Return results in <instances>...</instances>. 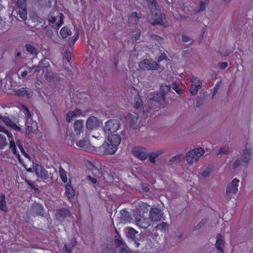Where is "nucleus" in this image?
<instances>
[{
    "label": "nucleus",
    "instance_id": "obj_15",
    "mask_svg": "<svg viewBox=\"0 0 253 253\" xmlns=\"http://www.w3.org/2000/svg\"><path fill=\"white\" fill-rule=\"evenodd\" d=\"M150 218L153 222H158L161 220L162 213L158 208L152 209L149 212Z\"/></svg>",
    "mask_w": 253,
    "mask_h": 253
},
{
    "label": "nucleus",
    "instance_id": "obj_4",
    "mask_svg": "<svg viewBox=\"0 0 253 253\" xmlns=\"http://www.w3.org/2000/svg\"><path fill=\"white\" fill-rule=\"evenodd\" d=\"M26 0H18L17 2V8L13 11V14L19 15L22 19L25 20L27 18V9L26 8Z\"/></svg>",
    "mask_w": 253,
    "mask_h": 253
},
{
    "label": "nucleus",
    "instance_id": "obj_3",
    "mask_svg": "<svg viewBox=\"0 0 253 253\" xmlns=\"http://www.w3.org/2000/svg\"><path fill=\"white\" fill-rule=\"evenodd\" d=\"M48 65V62H46V61L44 60L40 62L38 66H34L32 67H27L25 70L22 72L21 76L23 78H25L27 76L30 77L35 73L39 72L40 68L46 67Z\"/></svg>",
    "mask_w": 253,
    "mask_h": 253
},
{
    "label": "nucleus",
    "instance_id": "obj_25",
    "mask_svg": "<svg viewBox=\"0 0 253 253\" xmlns=\"http://www.w3.org/2000/svg\"><path fill=\"white\" fill-rule=\"evenodd\" d=\"M216 248L220 252H223V248L224 245V241L223 236L221 234L216 236V241L215 244Z\"/></svg>",
    "mask_w": 253,
    "mask_h": 253
},
{
    "label": "nucleus",
    "instance_id": "obj_23",
    "mask_svg": "<svg viewBox=\"0 0 253 253\" xmlns=\"http://www.w3.org/2000/svg\"><path fill=\"white\" fill-rule=\"evenodd\" d=\"M33 169L36 174L39 177H45L47 176V171L40 165H36Z\"/></svg>",
    "mask_w": 253,
    "mask_h": 253
},
{
    "label": "nucleus",
    "instance_id": "obj_47",
    "mask_svg": "<svg viewBox=\"0 0 253 253\" xmlns=\"http://www.w3.org/2000/svg\"><path fill=\"white\" fill-rule=\"evenodd\" d=\"M140 36V31L139 30H137L136 31L135 34L131 38V41L134 42H136Z\"/></svg>",
    "mask_w": 253,
    "mask_h": 253
},
{
    "label": "nucleus",
    "instance_id": "obj_26",
    "mask_svg": "<svg viewBox=\"0 0 253 253\" xmlns=\"http://www.w3.org/2000/svg\"><path fill=\"white\" fill-rule=\"evenodd\" d=\"M163 153V151L161 150L151 152L148 155L150 162L152 164H155L156 159Z\"/></svg>",
    "mask_w": 253,
    "mask_h": 253
},
{
    "label": "nucleus",
    "instance_id": "obj_61",
    "mask_svg": "<svg viewBox=\"0 0 253 253\" xmlns=\"http://www.w3.org/2000/svg\"><path fill=\"white\" fill-rule=\"evenodd\" d=\"M129 232L131 233V234H135L137 232L134 229H131L129 230Z\"/></svg>",
    "mask_w": 253,
    "mask_h": 253
},
{
    "label": "nucleus",
    "instance_id": "obj_30",
    "mask_svg": "<svg viewBox=\"0 0 253 253\" xmlns=\"http://www.w3.org/2000/svg\"><path fill=\"white\" fill-rule=\"evenodd\" d=\"M76 243L77 242L76 239L75 238L73 239L71 244H70L69 245H64L63 249V252L66 253H71V251L76 245Z\"/></svg>",
    "mask_w": 253,
    "mask_h": 253
},
{
    "label": "nucleus",
    "instance_id": "obj_38",
    "mask_svg": "<svg viewBox=\"0 0 253 253\" xmlns=\"http://www.w3.org/2000/svg\"><path fill=\"white\" fill-rule=\"evenodd\" d=\"M143 102L139 95H137L134 98V107L135 108L139 109L142 107Z\"/></svg>",
    "mask_w": 253,
    "mask_h": 253
},
{
    "label": "nucleus",
    "instance_id": "obj_32",
    "mask_svg": "<svg viewBox=\"0 0 253 253\" xmlns=\"http://www.w3.org/2000/svg\"><path fill=\"white\" fill-rule=\"evenodd\" d=\"M65 194L69 199L73 198L75 195L74 190L69 184L66 185Z\"/></svg>",
    "mask_w": 253,
    "mask_h": 253
},
{
    "label": "nucleus",
    "instance_id": "obj_10",
    "mask_svg": "<svg viewBox=\"0 0 253 253\" xmlns=\"http://www.w3.org/2000/svg\"><path fill=\"white\" fill-rule=\"evenodd\" d=\"M139 68L143 70H157L159 68V65L156 62L145 59L139 63Z\"/></svg>",
    "mask_w": 253,
    "mask_h": 253
},
{
    "label": "nucleus",
    "instance_id": "obj_42",
    "mask_svg": "<svg viewBox=\"0 0 253 253\" xmlns=\"http://www.w3.org/2000/svg\"><path fill=\"white\" fill-rule=\"evenodd\" d=\"M230 151L229 148L227 146H224L221 147L219 150L217 155H226Z\"/></svg>",
    "mask_w": 253,
    "mask_h": 253
},
{
    "label": "nucleus",
    "instance_id": "obj_21",
    "mask_svg": "<svg viewBox=\"0 0 253 253\" xmlns=\"http://www.w3.org/2000/svg\"><path fill=\"white\" fill-rule=\"evenodd\" d=\"M147 98L151 100H155L160 102L164 101V94L159 93V92H152L147 95Z\"/></svg>",
    "mask_w": 253,
    "mask_h": 253
},
{
    "label": "nucleus",
    "instance_id": "obj_16",
    "mask_svg": "<svg viewBox=\"0 0 253 253\" xmlns=\"http://www.w3.org/2000/svg\"><path fill=\"white\" fill-rule=\"evenodd\" d=\"M239 182V179L236 178H234L227 187L226 193L228 194H235L238 191V187Z\"/></svg>",
    "mask_w": 253,
    "mask_h": 253
},
{
    "label": "nucleus",
    "instance_id": "obj_46",
    "mask_svg": "<svg viewBox=\"0 0 253 253\" xmlns=\"http://www.w3.org/2000/svg\"><path fill=\"white\" fill-rule=\"evenodd\" d=\"M17 145L18 146L21 153L26 157L28 159L30 160V156L26 153L25 151L24 150V148H23L22 146L20 144L19 141H17Z\"/></svg>",
    "mask_w": 253,
    "mask_h": 253
},
{
    "label": "nucleus",
    "instance_id": "obj_22",
    "mask_svg": "<svg viewBox=\"0 0 253 253\" xmlns=\"http://www.w3.org/2000/svg\"><path fill=\"white\" fill-rule=\"evenodd\" d=\"M184 158V156L183 155L177 154L169 160L168 165L172 166L173 165L180 163L183 161Z\"/></svg>",
    "mask_w": 253,
    "mask_h": 253
},
{
    "label": "nucleus",
    "instance_id": "obj_54",
    "mask_svg": "<svg viewBox=\"0 0 253 253\" xmlns=\"http://www.w3.org/2000/svg\"><path fill=\"white\" fill-rule=\"evenodd\" d=\"M49 24H54L56 22V18L54 17H51L47 19Z\"/></svg>",
    "mask_w": 253,
    "mask_h": 253
},
{
    "label": "nucleus",
    "instance_id": "obj_62",
    "mask_svg": "<svg viewBox=\"0 0 253 253\" xmlns=\"http://www.w3.org/2000/svg\"><path fill=\"white\" fill-rule=\"evenodd\" d=\"M92 136L94 138H97V139L101 137L100 134H98L97 135H92Z\"/></svg>",
    "mask_w": 253,
    "mask_h": 253
},
{
    "label": "nucleus",
    "instance_id": "obj_35",
    "mask_svg": "<svg viewBox=\"0 0 253 253\" xmlns=\"http://www.w3.org/2000/svg\"><path fill=\"white\" fill-rule=\"evenodd\" d=\"M60 34L61 37L65 39L70 36L72 34L71 30L67 27H64L60 30Z\"/></svg>",
    "mask_w": 253,
    "mask_h": 253
},
{
    "label": "nucleus",
    "instance_id": "obj_13",
    "mask_svg": "<svg viewBox=\"0 0 253 253\" xmlns=\"http://www.w3.org/2000/svg\"><path fill=\"white\" fill-rule=\"evenodd\" d=\"M100 126V123L94 116L89 117L86 122V127L88 130L96 129Z\"/></svg>",
    "mask_w": 253,
    "mask_h": 253
},
{
    "label": "nucleus",
    "instance_id": "obj_19",
    "mask_svg": "<svg viewBox=\"0 0 253 253\" xmlns=\"http://www.w3.org/2000/svg\"><path fill=\"white\" fill-rule=\"evenodd\" d=\"M74 130L78 135L83 132L84 130V121L82 120H77L74 124Z\"/></svg>",
    "mask_w": 253,
    "mask_h": 253
},
{
    "label": "nucleus",
    "instance_id": "obj_18",
    "mask_svg": "<svg viewBox=\"0 0 253 253\" xmlns=\"http://www.w3.org/2000/svg\"><path fill=\"white\" fill-rule=\"evenodd\" d=\"M136 224L140 228H146L150 225V223L148 219L145 218L144 216L140 215L135 218Z\"/></svg>",
    "mask_w": 253,
    "mask_h": 253
},
{
    "label": "nucleus",
    "instance_id": "obj_5",
    "mask_svg": "<svg viewBox=\"0 0 253 253\" xmlns=\"http://www.w3.org/2000/svg\"><path fill=\"white\" fill-rule=\"evenodd\" d=\"M22 107L24 110V114L25 116L28 118L26 123L27 126L26 132L29 133L38 129L37 124L36 122L32 121L31 119V115L28 109L24 106H23Z\"/></svg>",
    "mask_w": 253,
    "mask_h": 253
},
{
    "label": "nucleus",
    "instance_id": "obj_36",
    "mask_svg": "<svg viewBox=\"0 0 253 253\" xmlns=\"http://www.w3.org/2000/svg\"><path fill=\"white\" fill-rule=\"evenodd\" d=\"M59 172L61 179L64 183H67L68 181V178L67 176V172L66 171L62 168L60 167L59 169Z\"/></svg>",
    "mask_w": 253,
    "mask_h": 253
},
{
    "label": "nucleus",
    "instance_id": "obj_9",
    "mask_svg": "<svg viewBox=\"0 0 253 253\" xmlns=\"http://www.w3.org/2000/svg\"><path fill=\"white\" fill-rule=\"evenodd\" d=\"M151 16L152 17V20H150V22L152 24L165 25V19L164 18L162 13H161L157 8H156L155 10H153V12H151Z\"/></svg>",
    "mask_w": 253,
    "mask_h": 253
},
{
    "label": "nucleus",
    "instance_id": "obj_57",
    "mask_svg": "<svg viewBox=\"0 0 253 253\" xmlns=\"http://www.w3.org/2000/svg\"><path fill=\"white\" fill-rule=\"evenodd\" d=\"M46 35L48 37H51L53 35V32L51 30H49L48 29L47 31H46Z\"/></svg>",
    "mask_w": 253,
    "mask_h": 253
},
{
    "label": "nucleus",
    "instance_id": "obj_12",
    "mask_svg": "<svg viewBox=\"0 0 253 253\" xmlns=\"http://www.w3.org/2000/svg\"><path fill=\"white\" fill-rule=\"evenodd\" d=\"M191 86L189 91L192 95H196L202 86V82L200 79L196 77H192L191 79Z\"/></svg>",
    "mask_w": 253,
    "mask_h": 253
},
{
    "label": "nucleus",
    "instance_id": "obj_63",
    "mask_svg": "<svg viewBox=\"0 0 253 253\" xmlns=\"http://www.w3.org/2000/svg\"><path fill=\"white\" fill-rule=\"evenodd\" d=\"M163 59H164V58H163V56H160L158 59V61L161 62V61H162L163 60Z\"/></svg>",
    "mask_w": 253,
    "mask_h": 253
},
{
    "label": "nucleus",
    "instance_id": "obj_55",
    "mask_svg": "<svg viewBox=\"0 0 253 253\" xmlns=\"http://www.w3.org/2000/svg\"><path fill=\"white\" fill-rule=\"evenodd\" d=\"M44 77L47 80H50L52 79V76L50 73L49 72H46L45 74Z\"/></svg>",
    "mask_w": 253,
    "mask_h": 253
},
{
    "label": "nucleus",
    "instance_id": "obj_1",
    "mask_svg": "<svg viewBox=\"0 0 253 253\" xmlns=\"http://www.w3.org/2000/svg\"><path fill=\"white\" fill-rule=\"evenodd\" d=\"M251 157V148L248 147V145H246L245 149L241 153L240 156H238V159L233 164V168L234 169H236L237 168L245 169L247 167Z\"/></svg>",
    "mask_w": 253,
    "mask_h": 253
},
{
    "label": "nucleus",
    "instance_id": "obj_56",
    "mask_svg": "<svg viewBox=\"0 0 253 253\" xmlns=\"http://www.w3.org/2000/svg\"><path fill=\"white\" fill-rule=\"evenodd\" d=\"M140 207H142L144 208V210H143V212L145 213V212H147L148 211V209L147 208V205L144 204V203H141V205L139 206Z\"/></svg>",
    "mask_w": 253,
    "mask_h": 253
},
{
    "label": "nucleus",
    "instance_id": "obj_2",
    "mask_svg": "<svg viewBox=\"0 0 253 253\" xmlns=\"http://www.w3.org/2000/svg\"><path fill=\"white\" fill-rule=\"evenodd\" d=\"M205 153V150L201 147L194 149L186 153V160L188 165H193L199 161Z\"/></svg>",
    "mask_w": 253,
    "mask_h": 253
},
{
    "label": "nucleus",
    "instance_id": "obj_20",
    "mask_svg": "<svg viewBox=\"0 0 253 253\" xmlns=\"http://www.w3.org/2000/svg\"><path fill=\"white\" fill-rule=\"evenodd\" d=\"M82 114V111L79 109H76L73 111H70L66 115L67 122H70L76 117H80Z\"/></svg>",
    "mask_w": 253,
    "mask_h": 253
},
{
    "label": "nucleus",
    "instance_id": "obj_8",
    "mask_svg": "<svg viewBox=\"0 0 253 253\" xmlns=\"http://www.w3.org/2000/svg\"><path fill=\"white\" fill-rule=\"evenodd\" d=\"M121 141V136L117 134H114L109 135L108 137V141L112 145V148L109 149L110 151H107L109 153H115L118 149V146L120 144Z\"/></svg>",
    "mask_w": 253,
    "mask_h": 253
},
{
    "label": "nucleus",
    "instance_id": "obj_34",
    "mask_svg": "<svg viewBox=\"0 0 253 253\" xmlns=\"http://www.w3.org/2000/svg\"><path fill=\"white\" fill-rule=\"evenodd\" d=\"M2 120L6 126L12 127L16 130L20 129V128L12 122L9 118L5 117L3 118Z\"/></svg>",
    "mask_w": 253,
    "mask_h": 253
},
{
    "label": "nucleus",
    "instance_id": "obj_17",
    "mask_svg": "<svg viewBox=\"0 0 253 253\" xmlns=\"http://www.w3.org/2000/svg\"><path fill=\"white\" fill-rule=\"evenodd\" d=\"M76 146L86 151H92L93 147L87 140L83 139L76 142Z\"/></svg>",
    "mask_w": 253,
    "mask_h": 253
},
{
    "label": "nucleus",
    "instance_id": "obj_24",
    "mask_svg": "<svg viewBox=\"0 0 253 253\" xmlns=\"http://www.w3.org/2000/svg\"><path fill=\"white\" fill-rule=\"evenodd\" d=\"M126 120L131 127L134 128V125L137 122L138 117L135 114H130L126 117Z\"/></svg>",
    "mask_w": 253,
    "mask_h": 253
},
{
    "label": "nucleus",
    "instance_id": "obj_14",
    "mask_svg": "<svg viewBox=\"0 0 253 253\" xmlns=\"http://www.w3.org/2000/svg\"><path fill=\"white\" fill-rule=\"evenodd\" d=\"M15 95L18 96L25 97L30 98L32 96L33 92L31 89L25 87H22L18 89H15Z\"/></svg>",
    "mask_w": 253,
    "mask_h": 253
},
{
    "label": "nucleus",
    "instance_id": "obj_44",
    "mask_svg": "<svg viewBox=\"0 0 253 253\" xmlns=\"http://www.w3.org/2000/svg\"><path fill=\"white\" fill-rule=\"evenodd\" d=\"M7 143L6 141V138L0 134V149H2L6 146Z\"/></svg>",
    "mask_w": 253,
    "mask_h": 253
},
{
    "label": "nucleus",
    "instance_id": "obj_29",
    "mask_svg": "<svg viewBox=\"0 0 253 253\" xmlns=\"http://www.w3.org/2000/svg\"><path fill=\"white\" fill-rule=\"evenodd\" d=\"M121 220L122 222L125 223L129 222L131 220L130 213L126 211H122Z\"/></svg>",
    "mask_w": 253,
    "mask_h": 253
},
{
    "label": "nucleus",
    "instance_id": "obj_37",
    "mask_svg": "<svg viewBox=\"0 0 253 253\" xmlns=\"http://www.w3.org/2000/svg\"><path fill=\"white\" fill-rule=\"evenodd\" d=\"M25 47L27 51L30 54L33 55H36L38 54V51L34 46L27 44Z\"/></svg>",
    "mask_w": 253,
    "mask_h": 253
},
{
    "label": "nucleus",
    "instance_id": "obj_53",
    "mask_svg": "<svg viewBox=\"0 0 253 253\" xmlns=\"http://www.w3.org/2000/svg\"><path fill=\"white\" fill-rule=\"evenodd\" d=\"M65 58L68 62H70L71 59V57L69 52L66 51L65 54Z\"/></svg>",
    "mask_w": 253,
    "mask_h": 253
},
{
    "label": "nucleus",
    "instance_id": "obj_7",
    "mask_svg": "<svg viewBox=\"0 0 253 253\" xmlns=\"http://www.w3.org/2000/svg\"><path fill=\"white\" fill-rule=\"evenodd\" d=\"M119 127V121L117 119H111L106 122L104 131L105 133H114L117 131Z\"/></svg>",
    "mask_w": 253,
    "mask_h": 253
},
{
    "label": "nucleus",
    "instance_id": "obj_59",
    "mask_svg": "<svg viewBox=\"0 0 253 253\" xmlns=\"http://www.w3.org/2000/svg\"><path fill=\"white\" fill-rule=\"evenodd\" d=\"M205 8V5L203 3L201 2L200 8L199 11H202L204 10Z\"/></svg>",
    "mask_w": 253,
    "mask_h": 253
},
{
    "label": "nucleus",
    "instance_id": "obj_49",
    "mask_svg": "<svg viewBox=\"0 0 253 253\" xmlns=\"http://www.w3.org/2000/svg\"><path fill=\"white\" fill-rule=\"evenodd\" d=\"M121 253H132L129 249L127 247H125L124 245L121 249Z\"/></svg>",
    "mask_w": 253,
    "mask_h": 253
},
{
    "label": "nucleus",
    "instance_id": "obj_31",
    "mask_svg": "<svg viewBox=\"0 0 253 253\" xmlns=\"http://www.w3.org/2000/svg\"><path fill=\"white\" fill-rule=\"evenodd\" d=\"M140 17V16L136 12H134L128 17V21L130 23L134 24L137 23Z\"/></svg>",
    "mask_w": 253,
    "mask_h": 253
},
{
    "label": "nucleus",
    "instance_id": "obj_52",
    "mask_svg": "<svg viewBox=\"0 0 253 253\" xmlns=\"http://www.w3.org/2000/svg\"><path fill=\"white\" fill-rule=\"evenodd\" d=\"M172 85L173 89H174L177 93H180L181 92L180 89H179L178 86L176 83H173Z\"/></svg>",
    "mask_w": 253,
    "mask_h": 253
},
{
    "label": "nucleus",
    "instance_id": "obj_41",
    "mask_svg": "<svg viewBox=\"0 0 253 253\" xmlns=\"http://www.w3.org/2000/svg\"><path fill=\"white\" fill-rule=\"evenodd\" d=\"M33 211L38 214H40L42 213L43 208L39 204H35L33 206Z\"/></svg>",
    "mask_w": 253,
    "mask_h": 253
},
{
    "label": "nucleus",
    "instance_id": "obj_28",
    "mask_svg": "<svg viewBox=\"0 0 253 253\" xmlns=\"http://www.w3.org/2000/svg\"><path fill=\"white\" fill-rule=\"evenodd\" d=\"M111 143L108 141L106 143H104L101 146L99 147L100 152L103 154H109L112 155L114 153H109L107 151H110L109 149L112 148V145H110Z\"/></svg>",
    "mask_w": 253,
    "mask_h": 253
},
{
    "label": "nucleus",
    "instance_id": "obj_48",
    "mask_svg": "<svg viewBox=\"0 0 253 253\" xmlns=\"http://www.w3.org/2000/svg\"><path fill=\"white\" fill-rule=\"evenodd\" d=\"M182 40L184 42H189V43H192L193 42V40L190 38L189 37L186 36V35H182Z\"/></svg>",
    "mask_w": 253,
    "mask_h": 253
},
{
    "label": "nucleus",
    "instance_id": "obj_60",
    "mask_svg": "<svg viewBox=\"0 0 253 253\" xmlns=\"http://www.w3.org/2000/svg\"><path fill=\"white\" fill-rule=\"evenodd\" d=\"M218 91V87H217L216 86H215L214 88H213V93H212V96H213L214 95L216 94V93H217Z\"/></svg>",
    "mask_w": 253,
    "mask_h": 253
},
{
    "label": "nucleus",
    "instance_id": "obj_43",
    "mask_svg": "<svg viewBox=\"0 0 253 253\" xmlns=\"http://www.w3.org/2000/svg\"><path fill=\"white\" fill-rule=\"evenodd\" d=\"M171 87L170 85H162L160 88V92L159 93L164 94V96L165 97V94L166 93L170 91Z\"/></svg>",
    "mask_w": 253,
    "mask_h": 253
},
{
    "label": "nucleus",
    "instance_id": "obj_39",
    "mask_svg": "<svg viewBox=\"0 0 253 253\" xmlns=\"http://www.w3.org/2000/svg\"><path fill=\"white\" fill-rule=\"evenodd\" d=\"M156 228L157 230H161L163 232H166L168 229V224L165 222H162L158 224Z\"/></svg>",
    "mask_w": 253,
    "mask_h": 253
},
{
    "label": "nucleus",
    "instance_id": "obj_51",
    "mask_svg": "<svg viewBox=\"0 0 253 253\" xmlns=\"http://www.w3.org/2000/svg\"><path fill=\"white\" fill-rule=\"evenodd\" d=\"M210 173H211L210 170L209 169H207L203 171L202 174L203 177H206L209 176L210 175Z\"/></svg>",
    "mask_w": 253,
    "mask_h": 253
},
{
    "label": "nucleus",
    "instance_id": "obj_33",
    "mask_svg": "<svg viewBox=\"0 0 253 253\" xmlns=\"http://www.w3.org/2000/svg\"><path fill=\"white\" fill-rule=\"evenodd\" d=\"M0 210L4 211H7L5 197L4 194L0 195Z\"/></svg>",
    "mask_w": 253,
    "mask_h": 253
},
{
    "label": "nucleus",
    "instance_id": "obj_64",
    "mask_svg": "<svg viewBox=\"0 0 253 253\" xmlns=\"http://www.w3.org/2000/svg\"><path fill=\"white\" fill-rule=\"evenodd\" d=\"M155 39L157 41H160V40H162V38L159 37V36H155Z\"/></svg>",
    "mask_w": 253,
    "mask_h": 253
},
{
    "label": "nucleus",
    "instance_id": "obj_58",
    "mask_svg": "<svg viewBox=\"0 0 253 253\" xmlns=\"http://www.w3.org/2000/svg\"><path fill=\"white\" fill-rule=\"evenodd\" d=\"M206 219H203L199 223V225H200V226L201 227V226H203V225H204L205 224V223L206 222Z\"/></svg>",
    "mask_w": 253,
    "mask_h": 253
},
{
    "label": "nucleus",
    "instance_id": "obj_11",
    "mask_svg": "<svg viewBox=\"0 0 253 253\" xmlns=\"http://www.w3.org/2000/svg\"><path fill=\"white\" fill-rule=\"evenodd\" d=\"M132 153L134 156L142 161L145 160L148 157V152L144 147H135L132 149Z\"/></svg>",
    "mask_w": 253,
    "mask_h": 253
},
{
    "label": "nucleus",
    "instance_id": "obj_27",
    "mask_svg": "<svg viewBox=\"0 0 253 253\" xmlns=\"http://www.w3.org/2000/svg\"><path fill=\"white\" fill-rule=\"evenodd\" d=\"M70 216V212L66 209H61L58 210L56 213V217L58 219H61Z\"/></svg>",
    "mask_w": 253,
    "mask_h": 253
},
{
    "label": "nucleus",
    "instance_id": "obj_50",
    "mask_svg": "<svg viewBox=\"0 0 253 253\" xmlns=\"http://www.w3.org/2000/svg\"><path fill=\"white\" fill-rule=\"evenodd\" d=\"M228 64L227 62H223L219 63L218 65V66L219 67V68L221 69L224 70L228 66Z\"/></svg>",
    "mask_w": 253,
    "mask_h": 253
},
{
    "label": "nucleus",
    "instance_id": "obj_6",
    "mask_svg": "<svg viewBox=\"0 0 253 253\" xmlns=\"http://www.w3.org/2000/svg\"><path fill=\"white\" fill-rule=\"evenodd\" d=\"M0 132H4L8 137L9 141V148L12 152V153L16 156V157L18 158L19 161L21 162L20 156L18 154V152L17 151L16 149V145L14 142V140L13 138L12 135L11 133L6 130V129L3 126H0Z\"/></svg>",
    "mask_w": 253,
    "mask_h": 253
},
{
    "label": "nucleus",
    "instance_id": "obj_40",
    "mask_svg": "<svg viewBox=\"0 0 253 253\" xmlns=\"http://www.w3.org/2000/svg\"><path fill=\"white\" fill-rule=\"evenodd\" d=\"M148 2V7L151 12L155 10L157 7L156 0H146Z\"/></svg>",
    "mask_w": 253,
    "mask_h": 253
},
{
    "label": "nucleus",
    "instance_id": "obj_45",
    "mask_svg": "<svg viewBox=\"0 0 253 253\" xmlns=\"http://www.w3.org/2000/svg\"><path fill=\"white\" fill-rule=\"evenodd\" d=\"M86 180L89 181L92 184H95L100 181V179L99 177H92L89 175L86 177Z\"/></svg>",
    "mask_w": 253,
    "mask_h": 253
}]
</instances>
